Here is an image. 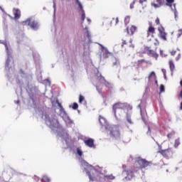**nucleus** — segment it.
I'll use <instances>...</instances> for the list:
<instances>
[{
  "instance_id": "1",
  "label": "nucleus",
  "mask_w": 182,
  "mask_h": 182,
  "mask_svg": "<svg viewBox=\"0 0 182 182\" xmlns=\"http://www.w3.org/2000/svg\"><path fill=\"white\" fill-rule=\"evenodd\" d=\"M153 163L151 161H149L144 159L137 158L134 164V171L136 176L140 174V170H143V168H147V167H150Z\"/></svg>"
},
{
  "instance_id": "2",
  "label": "nucleus",
  "mask_w": 182,
  "mask_h": 182,
  "mask_svg": "<svg viewBox=\"0 0 182 182\" xmlns=\"http://www.w3.org/2000/svg\"><path fill=\"white\" fill-rule=\"evenodd\" d=\"M21 25H23V26H30V28H31V29H33V31H38L39 28V24H38V21L32 19V18H28L24 21H22Z\"/></svg>"
},
{
  "instance_id": "3",
  "label": "nucleus",
  "mask_w": 182,
  "mask_h": 182,
  "mask_svg": "<svg viewBox=\"0 0 182 182\" xmlns=\"http://www.w3.org/2000/svg\"><path fill=\"white\" fill-rule=\"evenodd\" d=\"M123 171L122 173H125L126 176H125V180L126 181H130L134 177V174H136V172H134V168L133 170L127 168L126 165L122 166Z\"/></svg>"
},
{
  "instance_id": "4",
  "label": "nucleus",
  "mask_w": 182,
  "mask_h": 182,
  "mask_svg": "<svg viewBox=\"0 0 182 182\" xmlns=\"http://www.w3.org/2000/svg\"><path fill=\"white\" fill-rule=\"evenodd\" d=\"M157 153H159V154H161V156L163 157H164V159H170L171 157H173V149L171 148H168L166 149H160Z\"/></svg>"
},
{
  "instance_id": "5",
  "label": "nucleus",
  "mask_w": 182,
  "mask_h": 182,
  "mask_svg": "<svg viewBox=\"0 0 182 182\" xmlns=\"http://www.w3.org/2000/svg\"><path fill=\"white\" fill-rule=\"evenodd\" d=\"M109 135L114 139H119V137H120V129L117 125L110 127Z\"/></svg>"
},
{
  "instance_id": "6",
  "label": "nucleus",
  "mask_w": 182,
  "mask_h": 182,
  "mask_svg": "<svg viewBox=\"0 0 182 182\" xmlns=\"http://www.w3.org/2000/svg\"><path fill=\"white\" fill-rule=\"evenodd\" d=\"M87 175L89 176V178L91 181H93L97 178V174L99 172L95 168L92 167L90 171H87Z\"/></svg>"
},
{
  "instance_id": "7",
  "label": "nucleus",
  "mask_w": 182,
  "mask_h": 182,
  "mask_svg": "<svg viewBox=\"0 0 182 182\" xmlns=\"http://www.w3.org/2000/svg\"><path fill=\"white\" fill-rule=\"evenodd\" d=\"M158 36L160 38V39H162V41H167V33H166V29H164V27L161 26L158 28Z\"/></svg>"
},
{
  "instance_id": "8",
  "label": "nucleus",
  "mask_w": 182,
  "mask_h": 182,
  "mask_svg": "<svg viewBox=\"0 0 182 182\" xmlns=\"http://www.w3.org/2000/svg\"><path fill=\"white\" fill-rule=\"evenodd\" d=\"M123 109H124V103L117 102V103L114 104L112 106V110H113L114 116L116 117L117 110H119V109L122 110Z\"/></svg>"
},
{
  "instance_id": "9",
  "label": "nucleus",
  "mask_w": 182,
  "mask_h": 182,
  "mask_svg": "<svg viewBox=\"0 0 182 182\" xmlns=\"http://www.w3.org/2000/svg\"><path fill=\"white\" fill-rule=\"evenodd\" d=\"M164 5V0H155L151 3V6L157 9V8H161Z\"/></svg>"
},
{
  "instance_id": "10",
  "label": "nucleus",
  "mask_w": 182,
  "mask_h": 182,
  "mask_svg": "<svg viewBox=\"0 0 182 182\" xmlns=\"http://www.w3.org/2000/svg\"><path fill=\"white\" fill-rule=\"evenodd\" d=\"M154 33H156V28L151 25V23H149V27L146 31L147 38L151 36H154Z\"/></svg>"
},
{
  "instance_id": "11",
  "label": "nucleus",
  "mask_w": 182,
  "mask_h": 182,
  "mask_svg": "<svg viewBox=\"0 0 182 182\" xmlns=\"http://www.w3.org/2000/svg\"><path fill=\"white\" fill-rule=\"evenodd\" d=\"M127 31V33H128V35H134V32H136V31H137V27L136 26H131V27L129 28V27H127L126 28Z\"/></svg>"
},
{
  "instance_id": "12",
  "label": "nucleus",
  "mask_w": 182,
  "mask_h": 182,
  "mask_svg": "<svg viewBox=\"0 0 182 182\" xmlns=\"http://www.w3.org/2000/svg\"><path fill=\"white\" fill-rule=\"evenodd\" d=\"M99 122L101 126L105 127V129H107V120H106L105 117H102V115L99 116Z\"/></svg>"
},
{
  "instance_id": "13",
  "label": "nucleus",
  "mask_w": 182,
  "mask_h": 182,
  "mask_svg": "<svg viewBox=\"0 0 182 182\" xmlns=\"http://www.w3.org/2000/svg\"><path fill=\"white\" fill-rule=\"evenodd\" d=\"M84 143L88 147H94L95 146V140H93V139H92V138H90L87 140H85Z\"/></svg>"
},
{
  "instance_id": "14",
  "label": "nucleus",
  "mask_w": 182,
  "mask_h": 182,
  "mask_svg": "<svg viewBox=\"0 0 182 182\" xmlns=\"http://www.w3.org/2000/svg\"><path fill=\"white\" fill-rule=\"evenodd\" d=\"M147 54L149 56H152V58H154L155 59H157L159 58V54L156 53V51L153 50H147Z\"/></svg>"
},
{
  "instance_id": "15",
  "label": "nucleus",
  "mask_w": 182,
  "mask_h": 182,
  "mask_svg": "<svg viewBox=\"0 0 182 182\" xmlns=\"http://www.w3.org/2000/svg\"><path fill=\"white\" fill-rule=\"evenodd\" d=\"M14 18L19 19V18H21V11L18 9H14Z\"/></svg>"
},
{
  "instance_id": "16",
  "label": "nucleus",
  "mask_w": 182,
  "mask_h": 182,
  "mask_svg": "<svg viewBox=\"0 0 182 182\" xmlns=\"http://www.w3.org/2000/svg\"><path fill=\"white\" fill-rule=\"evenodd\" d=\"M79 13L81 15V21L84 22L85 19L86 18V14H85V10H83V7L80 8Z\"/></svg>"
},
{
  "instance_id": "17",
  "label": "nucleus",
  "mask_w": 182,
  "mask_h": 182,
  "mask_svg": "<svg viewBox=\"0 0 182 182\" xmlns=\"http://www.w3.org/2000/svg\"><path fill=\"white\" fill-rule=\"evenodd\" d=\"M48 122L50 123V126H52L53 127H55L56 124H58L57 119H49Z\"/></svg>"
},
{
  "instance_id": "18",
  "label": "nucleus",
  "mask_w": 182,
  "mask_h": 182,
  "mask_svg": "<svg viewBox=\"0 0 182 182\" xmlns=\"http://www.w3.org/2000/svg\"><path fill=\"white\" fill-rule=\"evenodd\" d=\"M117 23H119V18L118 17L113 18L110 23L111 25H114V26L117 25Z\"/></svg>"
},
{
  "instance_id": "19",
  "label": "nucleus",
  "mask_w": 182,
  "mask_h": 182,
  "mask_svg": "<svg viewBox=\"0 0 182 182\" xmlns=\"http://www.w3.org/2000/svg\"><path fill=\"white\" fill-rule=\"evenodd\" d=\"M112 55V53L109 52V50L107 48L104 49V56L105 58H109Z\"/></svg>"
},
{
  "instance_id": "20",
  "label": "nucleus",
  "mask_w": 182,
  "mask_h": 182,
  "mask_svg": "<svg viewBox=\"0 0 182 182\" xmlns=\"http://www.w3.org/2000/svg\"><path fill=\"white\" fill-rule=\"evenodd\" d=\"M169 68L171 69V71L173 72L174 70V68H175L174 63L171 60H169Z\"/></svg>"
},
{
  "instance_id": "21",
  "label": "nucleus",
  "mask_w": 182,
  "mask_h": 182,
  "mask_svg": "<svg viewBox=\"0 0 182 182\" xmlns=\"http://www.w3.org/2000/svg\"><path fill=\"white\" fill-rule=\"evenodd\" d=\"M166 6H173V4H174V0H166Z\"/></svg>"
},
{
  "instance_id": "22",
  "label": "nucleus",
  "mask_w": 182,
  "mask_h": 182,
  "mask_svg": "<svg viewBox=\"0 0 182 182\" xmlns=\"http://www.w3.org/2000/svg\"><path fill=\"white\" fill-rule=\"evenodd\" d=\"M180 146V139H177L175 140L174 147L177 148Z\"/></svg>"
},
{
  "instance_id": "23",
  "label": "nucleus",
  "mask_w": 182,
  "mask_h": 182,
  "mask_svg": "<svg viewBox=\"0 0 182 182\" xmlns=\"http://www.w3.org/2000/svg\"><path fill=\"white\" fill-rule=\"evenodd\" d=\"M124 23L126 25L130 23V16H126L124 18Z\"/></svg>"
},
{
  "instance_id": "24",
  "label": "nucleus",
  "mask_w": 182,
  "mask_h": 182,
  "mask_svg": "<svg viewBox=\"0 0 182 182\" xmlns=\"http://www.w3.org/2000/svg\"><path fill=\"white\" fill-rule=\"evenodd\" d=\"M83 100H85V97H83V95H80L79 96V103H83Z\"/></svg>"
},
{
  "instance_id": "25",
  "label": "nucleus",
  "mask_w": 182,
  "mask_h": 182,
  "mask_svg": "<svg viewBox=\"0 0 182 182\" xmlns=\"http://www.w3.org/2000/svg\"><path fill=\"white\" fill-rule=\"evenodd\" d=\"M77 153L78 156H80V157H82L83 152L79 148H77Z\"/></svg>"
},
{
  "instance_id": "26",
  "label": "nucleus",
  "mask_w": 182,
  "mask_h": 182,
  "mask_svg": "<svg viewBox=\"0 0 182 182\" xmlns=\"http://www.w3.org/2000/svg\"><path fill=\"white\" fill-rule=\"evenodd\" d=\"M105 177L108 180H114V176L113 175H107Z\"/></svg>"
},
{
  "instance_id": "27",
  "label": "nucleus",
  "mask_w": 182,
  "mask_h": 182,
  "mask_svg": "<svg viewBox=\"0 0 182 182\" xmlns=\"http://www.w3.org/2000/svg\"><path fill=\"white\" fill-rule=\"evenodd\" d=\"M141 4L142 6L145 7L147 6V0H144L143 1H140Z\"/></svg>"
},
{
  "instance_id": "28",
  "label": "nucleus",
  "mask_w": 182,
  "mask_h": 182,
  "mask_svg": "<svg viewBox=\"0 0 182 182\" xmlns=\"http://www.w3.org/2000/svg\"><path fill=\"white\" fill-rule=\"evenodd\" d=\"M78 107H79V105H77V103L74 102V103L73 104V109L74 110H76Z\"/></svg>"
},
{
  "instance_id": "29",
  "label": "nucleus",
  "mask_w": 182,
  "mask_h": 182,
  "mask_svg": "<svg viewBox=\"0 0 182 182\" xmlns=\"http://www.w3.org/2000/svg\"><path fill=\"white\" fill-rule=\"evenodd\" d=\"M75 2H76V4H77V5H78V6H79V8L80 9H82V8H83V6H82V3H80V1H79V0H75Z\"/></svg>"
},
{
  "instance_id": "30",
  "label": "nucleus",
  "mask_w": 182,
  "mask_h": 182,
  "mask_svg": "<svg viewBox=\"0 0 182 182\" xmlns=\"http://www.w3.org/2000/svg\"><path fill=\"white\" fill-rule=\"evenodd\" d=\"M176 53H177V50H176V49H173V50L171 51V56H175Z\"/></svg>"
},
{
  "instance_id": "31",
  "label": "nucleus",
  "mask_w": 182,
  "mask_h": 182,
  "mask_svg": "<svg viewBox=\"0 0 182 182\" xmlns=\"http://www.w3.org/2000/svg\"><path fill=\"white\" fill-rule=\"evenodd\" d=\"M127 120L128 122V123H129V124H133V122L132 121V118L129 116L127 117Z\"/></svg>"
},
{
  "instance_id": "32",
  "label": "nucleus",
  "mask_w": 182,
  "mask_h": 182,
  "mask_svg": "<svg viewBox=\"0 0 182 182\" xmlns=\"http://www.w3.org/2000/svg\"><path fill=\"white\" fill-rule=\"evenodd\" d=\"M181 35H182V29H179L178 31L177 37L180 38L181 36Z\"/></svg>"
},
{
  "instance_id": "33",
  "label": "nucleus",
  "mask_w": 182,
  "mask_h": 182,
  "mask_svg": "<svg viewBox=\"0 0 182 182\" xmlns=\"http://www.w3.org/2000/svg\"><path fill=\"white\" fill-rule=\"evenodd\" d=\"M164 91H165L164 85H160V92H161V93H163V92H164Z\"/></svg>"
},
{
  "instance_id": "34",
  "label": "nucleus",
  "mask_w": 182,
  "mask_h": 182,
  "mask_svg": "<svg viewBox=\"0 0 182 182\" xmlns=\"http://www.w3.org/2000/svg\"><path fill=\"white\" fill-rule=\"evenodd\" d=\"M124 45H127L126 40H122V48H124Z\"/></svg>"
},
{
  "instance_id": "35",
  "label": "nucleus",
  "mask_w": 182,
  "mask_h": 182,
  "mask_svg": "<svg viewBox=\"0 0 182 182\" xmlns=\"http://www.w3.org/2000/svg\"><path fill=\"white\" fill-rule=\"evenodd\" d=\"M152 75L156 76V73L154 72L150 73V74L149 75V79H151Z\"/></svg>"
},
{
  "instance_id": "36",
  "label": "nucleus",
  "mask_w": 182,
  "mask_h": 182,
  "mask_svg": "<svg viewBox=\"0 0 182 182\" xmlns=\"http://www.w3.org/2000/svg\"><path fill=\"white\" fill-rule=\"evenodd\" d=\"M155 23H156V25H160V18H156L155 20Z\"/></svg>"
},
{
  "instance_id": "37",
  "label": "nucleus",
  "mask_w": 182,
  "mask_h": 182,
  "mask_svg": "<svg viewBox=\"0 0 182 182\" xmlns=\"http://www.w3.org/2000/svg\"><path fill=\"white\" fill-rule=\"evenodd\" d=\"M133 8H134V1H133L132 3H131L130 4V9H133Z\"/></svg>"
},
{
  "instance_id": "38",
  "label": "nucleus",
  "mask_w": 182,
  "mask_h": 182,
  "mask_svg": "<svg viewBox=\"0 0 182 182\" xmlns=\"http://www.w3.org/2000/svg\"><path fill=\"white\" fill-rule=\"evenodd\" d=\"M154 45H155V46H159V45H160V43L159 42V41L156 40Z\"/></svg>"
},
{
  "instance_id": "39",
  "label": "nucleus",
  "mask_w": 182,
  "mask_h": 182,
  "mask_svg": "<svg viewBox=\"0 0 182 182\" xmlns=\"http://www.w3.org/2000/svg\"><path fill=\"white\" fill-rule=\"evenodd\" d=\"M181 56V54H180V53H178V56L176 58V60H178V59H180Z\"/></svg>"
},
{
  "instance_id": "40",
  "label": "nucleus",
  "mask_w": 182,
  "mask_h": 182,
  "mask_svg": "<svg viewBox=\"0 0 182 182\" xmlns=\"http://www.w3.org/2000/svg\"><path fill=\"white\" fill-rule=\"evenodd\" d=\"M145 60H138V63H144Z\"/></svg>"
},
{
  "instance_id": "41",
  "label": "nucleus",
  "mask_w": 182,
  "mask_h": 182,
  "mask_svg": "<svg viewBox=\"0 0 182 182\" xmlns=\"http://www.w3.org/2000/svg\"><path fill=\"white\" fill-rule=\"evenodd\" d=\"M167 137H168V139H171V134H168Z\"/></svg>"
},
{
  "instance_id": "42",
  "label": "nucleus",
  "mask_w": 182,
  "mask_h": 182,
  "mask_svg": "<svg viewBox=\"0 0 182 182\" xmlns=\"http://www.w3.org/2000/svg\"><path fill=\"white\" fill-rule=\"evenodd\" d=\"M151 133V129H150V127H148V133Z\"/></svg>"
},
{
  "instance_id": "43",
  "label": "nucleus",
  "mask_w": 182,
  "mask_h": 182,
  "mask_svg": "<svg viewBox=\"0 0 182 182\" xmlns=\"http://www.w3.org/2000/svg\"><path fill=\"white\" fill-rule=\"evenodd\" d=\"M162 72H163L164 75H166V70L162 69Z\"/></svg>"
},
{
  "instance_id": "44",
  "label": "nucleus",
  "mask_w": 182,
  "mask_h": 182,
  "mask_svg": "<svg viewBox=\"0 0 182 182\" xmlns=\"http://www.w3.org/2000/svg\"><path fill=\"white\" fill-rule=\"evenodd\" d=\"M129 48H134V46L133 44L129 45Z\"/></svg>"
},
{
  "instance_id": "45",
  "label": "nucleus",
  "mask_w": 182,
  "mask_h": 182,
  "mask_svg": "<svg viewBox=\"0 0 182 182\" xmlns=\"http://www.w3.org/2000/svg\"><path fill=\"white\" fill-rule=\"evenodd\" d=\"M180 110H182V102H181Z\"/></svg>"
},
{
  "instance_id": "46",
  "label": "nucleus",
  "mask_w": 182,
  "mask_h": 182,
  "mask_svg": "<svg viewBox=\"0 0 182 182\" xmlns=\"http://www.w3.org/2000/svg\"><path fill=\"white\" fill-rule=\"evenodd\" d=\"M132 42H133V40H132V38L129 40V43H132Z\"/></svg>"
},
{
  "instance_id": "47",
  "label": "nucleus",
  "mask_w": 182,
  "mask_h": 182,
  "mask_svg": "<svg viewBox=\"0 0 182 182\" xmlns=\"http://www.w3.org/2000/svg\"><path fill=\"white\" fill-rule=\"evenodd\" d=\"M8 63H9V59H7V60H6V64L8 65Z\"/></svg>"
},
{
  "instance_id": "48",
  "label": "nucleus",
  "mask_w": 182,
  "mask_h": 182,
  "mask_svg": "<svg viewBox=\"0 0 182 182\" xmlns=\"http://www.w3.org/2000/svg\"><path fill=\"white\" fill-rule=\"evenodd\" d=\"M180 85L182 86V80L180 81Z\"/></svg>"
},
{
  "instance_id": "49",
  "label": "nucleus",
  "mask_w": 182,
  "mask_h": 182,
  "mask_svg": "<svg viewBox=\"0 0 182 182\" xmlns=\"http://www.w3.org/2000/svg\"><path fill=\"white\" fill-rule=\"evenodd\" d=\"M114 65H117V62H115V63H114Z\"/></svg>"
},
{
  "instance_id": "50",
  "label": "nucleus",
  "mask_w": 182,
  "mask_h": 182,
  "mask_svg": "<svg viewBox=\"0 0 182 182\" xmlns=\"http://www.w3.org/2000/svg\"><path fill=\"white\" fill-rule=\"evenodd\" d=\"M101 78H102L103 80H105V78H104V77H101Z\"/></svg>"
},
{
  "instance_id": "51",
  "label": "nucleus",
  "mask_w": 182,
  "mask_h": 182,
  "mask_svg": "<svg viewBox=\"0 0 182 182\" xmlns=\"http://www.w3.org/2000/svg\"><path fill=\"white\" fill-rule=\"evenodd\" d=\"M58 105H59L60 107H62V105H60V104H58Z\"/></svg>"
},
{
  "instance_id": "52",
  "label": "nucleus",
  "mask_w": 182,
  "mask_h": 182,
  "mask_svg": "<svg viewBox=\"0 0 182 182\" xmlns=\"http://www.w3.org/2000/svg\"><path fill=\"white\" fill-rule=\"evenodd\" d=\"M16 103H19V100L16 101Z\"/></svg>"
},
{
  "instance_id": "53",
  "label": "nucleus",
  "mask_w": 182,
  "mask_h": 182,
  "mask_svg": "<svg viewBox=\"0 0 182 182\" xmlns=\"http://www.w3.org/2000/svg\"><path fill=\"white\" fill-rule=\"evenodd\" d=\"M156 83H157V81H156Z\"/></svg>"
}]
</instances>
